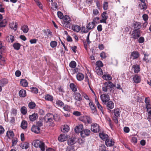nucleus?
Segmentation results:
<instances>
[{"instance_id": "nucleus-1", "label": "nucleus", "mask_w": 151, "mask_h": 151, "mask_svg": "<svg viewBox=\"0 0 151 151\" xmlns=\"http://www.w3.org/2000/svg\"><path fill=\"white\" fill-rule=\"evenodd\" d=\"M57 116V115H54L52 114H48L45 117V121L46 123H49L50 126L53 127L55 125L54 122L56 120Z\"/></svg>"}, {"instance_id": "nucleus-2", "label": "nucleus", "mask_w": 151, "mask_h": 151, "mask_svg": "<svg viewBox=\"0 0 151 151\" xmlns=\"http://www.w3.org/2000/svg\"><path fill=\"white\" fill-rule=\"evenodd\" d=\"M34 146L36 147H39L41 151H45L47 146L45 143L39 140H35L33 142Z\"/></svg>"}, {"instance_id": "nucleus-3", "label": "nucleus", "mask_w": 151, "mask_h": 151, "mask_svg": "<svg viewBox=\"0 0 151 151\" xmlns=\"http://www.w3.org/2000/svg\"><path fill=\"white\" fill-rule=\"evenodd\" d=\"M115 87L116 85L112 82L110 81H107L104 83V85L102 87V90L105 92H106L108 89H112Z\"/></svg>"}, {"instance_id": "nucleus-4", "label": "nucleus", "mask_w": 151, "mask_h": 151, "mask_svg": "<svg viewBox=\"0 0 151 151\" xmlns=\"http://www.w3.org/2000/svg\"><path fill=\"white\" fill-rule=\"evenodd\" d=\"M79 120L86 124H91L92 123V118L89 116H82L79 118Z\"/></svg>"}, {"instance_id": "nucleus-5", "label": "nucleus", "mask_w": 151, "mask_h": 151, "mask_svg": "<svg viewBox=\"0 0 151 151\" xmlns=\"http://www.w3.org/2000/svg\"><path fill=\"white\" fill-rule=\"evenodd\" d=\"M140 35L141 31L140 30H134L132 31L131 35V38L134 40L137 39Z\"/></svg>"}, {"instance_id": "nucleus-6", "label": "nucleus", "mask_w": 151, "mask_h": 151, "mask_svg": "<svg viewBox=\"0 0 151 151\" xmlns=\"http://www.w3.org/2000/svg\"><path fill=\"white\" fill-rule=\"evenodd\" d=\"M100 98L104 104H106L110 100L109 96L108 94H103L100 96Z\"/></svg>"}, {"instance_id": "nucleus-7", "label": "nucleus", "mask_w": 151, "mask_h": 151, "mask_svg": "<svg viewBox=\"0 0 151 151\" xmlns=\"http://www.w3.org/2000/svg\"><path fill=\"white\" fill-rule=\"evenodd\" d=\"M91 131L95 133L99 132L100 130V127L99 125L96 123L92 124L91 126Z\"/></svg>"}, {"instance_id": "nucleus-8", "label": "nucleus", "mask_w": 151, "mask_h": 151, "mask_svg": "<svg viewBox=\"0 0 151 151\" xmlns=\"http://www.w3.org/2000/svg\"><path fill=\"white\" fill-rule=\"evenodd\" d=\"M89 105L92 113L96 114L97 112V109L96 106L92 100H90V102L89 103Z\"/></svg>"}, {"instance_id": "nucleus-9", "label": "nucleus", "mask_w": 151, "mask_h": 151, "mask_svg": "<svg viewBox=\"0 0 151 151\" xmlns=\"http://www.w3.org/2000/svg\"><path fill=\"white\" fill-rule=\"evenodd\" d=\"M77 139L75 137H72L69 138L67 141V143L68 145L73 146L74 144L76 143Z\"/></svg>"}, {"instance_id": "nucleus-10", "label": "nucleus", "mask_w": 151, "mask_h": 151, "mask_svg": "<svg viewBox=\"0 0 151 151\" xmlns=\"http://www.w3.org/2000/svg\"><path fill=\"white\" fill-rule=\"evenodd\" d=\"M114 143V142L111 139H110L109 137L105 141V144L108 147L113 146Z\"/></svg>"}, {"instance_id": "nucleus-11", "label": "nucleus", "mask_w": 151, "mask_h": 151, "mask_svg": "<svg viewBox=\"0 0 151 151\" xmlns=\"http://www.w3.org/2000/svg\"><path fill=\"white\" fill-rule=\"evenodd\" d=\"M68 136L66 134H61L58 137V140L59 141L63 142L67 140Z\"/></svg>"}, {"instance_id": "nucleus-12", "label": "nucleus", "mask_w": 151, "mask_h": 151, "mask_svg": "<svg viewBox=\"0 0 151 151\" xmlns=\"http://www.w3.org/2000/svg\"><path fill=\"white\" fill-rule=\"evenodd\" d=\"M83 129V125L82 124H80L76 126L75 128V132L77 133L81 132Z\"/></svg>"}, {"instance_id": "nucleus-13", "label": "nucleus", "mask_w": 151, "mask_h": 151, "mask_svg": "<svg viewBox=\"0 0 151 151\" xmlns=\"http://www.w3.org/2000/svg\"><path fill=\"white\" fill-rule=\"evenodd\" d=\"M90 130L88 129L83 130L81 133V136L82 137H84L86 136H89L91 133Z\"/></svg>"}, {"instance_id": "nucleus-14", "label": "nucleus", "mask_w": 151, "mask_h": 151, "mask_svg": "<svg viewBox=\"0 0 151 151\" xmlns=\"http://www.w3.org/2000/svg\"><path fill=\"white\" fill-rule=\"evenodd\" d=\"M106 105V107L109 110V111H111V110L110 109H112L114 108V103L111 101H109L105 104Z\"/></svg>"}, {"instance_id": "nucleus-15", "label": "nucleus", "mask_w": 151, "mask_h": 151, "mask_svg": "<svg viewBox=\"0 0 151 151\" xmlns=\"http://www.w3.org/2000/svg\"><path fill=\"white\" fill-rule=\"evenodd\" d=\"M74 99L77 101H81L82 99V96L81 94L78 92H75L73 93Z\"/></svg>"}, {"instance_id": "nucleus-16", "label": "nucleus", "mask_w": 151, "mask_h": 151, "mask_svg": "<svg viewBox=\"0 0 151 151\" xmlns=\"http://www.w3.org/2000/svg\"><path fill=\"white\" fill-rule=\"evenodd\" d=\"M19 146L22 149H27L29 147V144L27 142H23L20 144Z\"/></svg>"}, {"instance_id": "nucleus-17", "label": "nucleus", "mask_w": 151, "mask_h": 151, "mask_svg": "<svg viewBox=\"0 0 151 151\" xmlns=\"http://www.w3.org/2000/svg\"><path fill=\"white\" fill-rule=\"evenodd\" d=\"M99 135L101 139L104 141H105L109 137L107 134L103 132H100Z\"/></svg>"}, {"instance_id": "nucleus-18", "label": "nucleus", "mask_w": 151, "mask_h": 151, "mask_svg": "<svg viewBox=\"0 0 151 151\" xmlns=\"http://www.w3.org/2000/svg\"><path fill=\"white\" fill-rule=\"evenodd\" d=\"M63 18V19L64 22L66 23V27H68L70 26V23L71 21L70 19V17L67 15H65Z\"/></svg>"}, {"instance_id": "nucleus-19", "label": "nucleus", "mask_w": 151, "mask_h": 151, "mask_svg": "<svg viewBox=\"0 0 151 151\" xmlns=\"http://www.w3.org/2000/svg\"><path fill=\"white\" fill-rule=\"evenodd\" d=\"M38 118V114L37 113H34L29 116V120L32 122H34Z\"/></svg>"}, {"instance_id": "nucleus-20", "label": "nucleus", "mask_w": 151, "mask_h": 151, "mask_svg": "<svg viewBox=\"0 0 151 151\" xmlns=\"http://www.w3.org/2000/svg\"><path fill=\"white\" fill-rule=\"evenodd\" d=\"M139 55V54L137 51H134L131 53V58H132L133 59H135L137 58Z\"/></svg>"}, {"instance_id": "nucleus-21", "label": "nucleus", "mask_w": 151, "mask_h": 151, "mask_svg": "<svg viewBox=\"0 0 151 151\" xmlns=\"http://www.w3.org/2000/svg\"><path fill=\"white\" fill-rule=\"evenodd\" d=\"M31 130L35 133L38 134L40 132V128L37 127L36 125H34L31 128Z\"/></svg>"}, {"instance_id": "nucleus-22", "label": "nucleus", "mask_w": 151, "mask_h": 151, "mask_svg": "<svg viewBox=\"0 0 151 151\" xmlns=\"http://www.w3.org/2000/svg\"><path fill=\"white\" fill-rule=\"evenodd\" d=\"M133 27L135 30H140L139 29L141 27V25L140 23L135 22L133 23Z\"/></svg>"}, {"instance_id": "nucleus-23", "label": "nucleus", "mask_w": 151, "mask_h": 151, "mask_svg": "<svg viewBox=\"0 0 151 151\" xmlns=\"http://www.w3.org/2000/svg\"><path fill=\"white\" fill-rule=\"evenodd\" d=\"M95 23L93 21L92 22H90L88 23L86 27L88 29L90 30L93 29L96 26Z\"/></svg>"}, {"instance_id": "nucleus-24", "label": "nucleus", "mask_w": 151, "mask_h": 151, "mask_svg": "<svg viewBox=\"0 0 151 151\" xmlns=\"http://www.w3.org/2000/svg\"><path fill=\"white\" fill-rule=\"evenodd\" d=\"M84 75L82 73H78L76 75V78L78 81H81L84 78Z\"/></svg>"}, {"instance_id": "nucleus-25", "label": "nucleus", "mask_w": 151, "mask_h": 151, "mask_svg": "<svg viewBox=\"0 0 151 151\" xmlns=\"http://www.w3.org/2000/svg\"><path fill=\"white\" fill-rule=\"evenodd\" d=\"M113 111H114V114L115 116L118 117H120L121 112L119 109H114L113 110Z\"/></svg>"}, {"instance_id": "nucleus-26", "label": "nucleus", "mask_w": 151, "mask_h": 151, "mask_svg": "<svg viewBox=\"0 0 151 151\" xmlns=\"http://www.w3.org/2000/svg\"><path fill=\"white\" fill-rule=\"evenodd\" d=\"M5 63V60L2 57V52H0V68Z\"/></svg>"}, {"instance_id": "nucleus-27", "label": "nucleus", "mask_w": 151, "mask_h": 151, "mask_svg": "<svg viewBox=\"0 0 151 151\" xmlns=\"http://www.w3.org/2000/svg\"><path fill=\"white\" fill-rule=\"evenodd\" d=\"M72 30L74 31L78 32L81 29L80 27L78 25H73L72 26Z\"/></svg>"}, {"instance_id": "nucleus-28", "label": "nucleus", "mask_w": 151, "mask_h": 151, "mask_svg": "<svg viewBox=\"0 0 151 151\" xmlns=\"http://www.w3.org/2000/svg\"><path fill=\"white\" fill-rule=\"evenodd\" d=\"M99 149L100 151H110L104 144H101L99 146Z\"/></svg>"}, {"instance_id": "nucleus-29", "label": "nucleus", "mask_w": 151, "mask_h": 151, "mask_svg": "<svg viewBox=\"0 0 151 151\" xmlns=\"http://www.w3.org/2000/svg\"><path fill=\"white\" fill-rule=\"evenodd\" d=\"M14 40V36L10 35L7 37L6 40L8 42H12Z\"/></svg>"}, {"instance_id": "nucleus-30", "label": "nucleus", "mask_w": 151, "mask_h": 151, "mask_svg": "<svg viewBox=\"0 0 151 151\" xmlns=\"http://www.w3.org/2000/svg\"><path fill=\"white\" fill-rule=\"evenodd\" d=\"M19 94L20 96L22 97H24L26 96V91L24 89L20 90L19 92Z\"/></svg>"}, {"instance_id": "nucleus-31", "label": "nucleus", "mask_w": 151, "mask_h": 151, "mask_svg": "<svg viewBox=\"0 0 151 151\" xmlns=\"http://www.w3.org/2000/svg\"><path fill=\"white\" fill-rule=\"evenodd\" d=\"M8 83V81L6 79L4 78L0 80V85L2 86H4V85L7 84Z\"/></svg>"}, {"instance_id": "nucleus-32", "label": "nucleus", "mask_w": 151, "mask_h": 151, "mask_svg": "<svg viewBox=\"0 0 151 151\" xmlns=\"http://www.w3.org/2000/svg\"><path fill=\"white\" fill-rule=\"evenodd\" d=\"M133 81L136 83H138L140 81V77L137 75H135L133 78Z\"/></svg>"}, {"instance_id": "nucleus-33", "label": "nucleus", "mask_w": 151, "mask_h": 151, "mask_svg": "<svg viewBox=\"0 0 151 151\" xmlns=\"http://www.w3.org/2000/svg\"><path fill=\"white\" fill-rule=\"evenodd\" d=\"M7 24V20L6 19H4L0 22V27H4Z\"/></svg>"}, {"instance_id": "nucleus-34", "label": "nucleus", "mask_w": 151, "mask_h": 151, "mask_svg": "<svg viewBox=\"0 0 151 151\" xmlns=\"http://www.w3.org/2000/svg\"><path fill=\"white\" fill-rule=\"evenodd\" d=\"M20 84L23 87H26L28 85L27 82L25 79H21L20 81Z\"/></svg>"}, {"instance_id": "nucleus-35", "label": "nucleus", "mask_w": 151, "mask_h": 151, "mask_svg": "<svg viewBox=\"0 0 151 151\" xmlns=\"http://www.w3.org/2000/svg\"><path fill=\"white\" fill-rule=\"evenodd\" d=\"M69 130V127L67 125H64L63 128L61 129V131L64 133L68 132Z\"/></svg>"}, {"instance_id": "nucleus-36", "label": "nucleus", "mask_w": 151, "mask_h": 151, "mask_svg": "<svg viewBox=\"0 0 151 151\" xmlns=\"http://www.w3.org/2000/svg\"><path fill=\"white\" fill-rule=\"evenodd\" d=\"M6 135V136L9 138H11L14 137V134L13 131L10 130L7 132Z\"/></svg>"}, {"instance_id": "nucleus-37", "label": "nucleus", "mask_w": 151, "mask_h": 151, "mask_svg": "<svg viewBox=\"0 0 151 151\" xmlns=\"http://www.w3.org/2000/svg\"><path fill=\"white\" fill-rule=\"evenodd\" d=\"M132 68L134 69V72L135 73H137L140 71V68L138 65H133L132 66Z\"/></svg>"}, {"instance_id": "nucleus-38", "label": "nucleus", "mask_w": 151, "mask_h": 151, "mask_svg": "<svg viewBox=\"0 0 151 151\" xmlns=\"http://www.w3.org/2000/svg\"><path fill=\"white\" fill-rule=\"evenodd\" d=\"M70 87L72 91L74 92L77 91L76 86L73 83H71L70 84Z\"/></svg>"}, {"instance_id": "nucleus-39", "label": "nucleus", "mask_w": 151, "mask_h": 151, "mask_svg": "<svg viewBox=\"0 0 151 151\" xmlns=\"http://www.w3.org/2000/svg\"><path fill=\"white\" fill-rule=\"evenodd\" d=\"M21 29L24 33H27L29 30V28L28 26L26 25H24L22 26Z\"/></svg>"}, {"instance_id": "nucleus-40", "label": "nucleus", "mask_w": 151, "mask_h": 151, "mask_svg": "<svg viewBox=\"0 0 151 151\" xmlns=\"http://www.w3.org/2000/svg\"><path fill=\"white\" fill-rule=\"evenodd\" d=\"M21 127L23 129H25L27 127V122L25 120L23 121L21 124Z\"/></svg>"}, {"instance_id": "nucleus-41", "label": "nucleus", "mask_w": 151, "mask_h": 151, "mask_svg": "<svg viewBox=\"0 0 151 151\" xmlns=\"http://www.w3.org/2000/svg\"><path fill=\"white\" fill-rule=\"evenodd\" d=\"M95 69L96 70V71L98 75H101L103 74V71L101 68L96 67L95 68Z\"/></svg>"}, {"instance_id": "nucleus-42", "label": "nucleus", "mask_w": 151, "mask_h": 151, "mask_svg": "<svg viewBox=\"0 0 151 151\" xmlns=\"http://www.w3.org/2000/svg\"><path fill=\"white\" fill-rule=\"evenodd\" d=\"M45 98L46 100L52 101L53 100V96L49 94H47L45 96Z\"/></svg>"}, {"instance_id": "nucleus-43", "label": "nucleus", "mask_w": 151, "mask_h": 151, "mask_svg": "<svg viewBox=\"0 0 151 151\" xmlns=\"http://www.w3.org/2000/svg\"><path fill=\"white\" fill-rule=\"evenodd\" d=\"M104 80L109 81L112 79L111 77L109 75H104L102 77Z\"/></svg>"}, {"instance_id": "nucleus-44", "label": "nucleus", "mask_w": 151, "mask_h": 151, "mask_svg": "<svg viewBox=\"0 0 151 151\" xmlns=\"http://www.w3.org/2000/svg\"><path fill=\"white\" fill-rule=\"evenodd\" d=\"M21 112L23 115L26 114L27 112V109L26 107L23 106L21 108Z\"/></svg>"}, {"instance_id": "nucleus-45", "label": "nucleus", "mask_w": 151, "mask_h": 151, "mask_svg": "<svg viewBox=\"0 0 151 151\" xmlns=\"http://www.w3.org/2000/svg\"><path fill=\"white\" fill-rule=\"evenodd\" d=\"M20 46V44L19 43H14L13 45V47H14V48L17 50H19Z\"/></svg>"}, {"instance_id": "nucleus-46", "label": "nucleus", "mask_w": 151, "mask_h": 151, "mask_svg": "<svg viewBox=\"0 0 151 151\" xmlns=\"http://www.w3.org/2000/svg\"><path fill=\"white\" fill-rule=\"evenodd\" d=\"M57 4L56 3L52 2L51 8L53 10H55L58 8Z\"/></svg>"}, {"instance_id": "nucleus-47", "label": "nucleus", "mask_w": 151, "mask_h": 151, "mask_svg": "<svg viewBox=\"0 0 151 151\" xmlns=\"http://www.w3.org/2000/svg\"><path fill=\"white\" fill-rule=\"evenodd\" d=\"M35 104L32 102H29L28 104L29 107L31 109H34L35 107Z\"/></svg>"}, {"instance_id": "nucleus-48", "label": "nucleus", "mask_w": 151, "mask_h": 151, "mask_svg": "<svg viewBox=\"0 0 151 151\" xmlns=\"http://www.w3.org/2000/svg\"><path fill=\"white\" fill-rule=\"evenodd\" d=\"M76 62L73 61H71L69 63V66L72 68H75L76 66Z\"/></svg>"}, {"instance_id": "nucleus-49", "label": "nucleus", "mask_w": 151, "mask_h": 151, "mask_svg": "<svg viewBox=\"0 0 151 151\" xmlns=\"http://www.w3.org/2000/svg\"><path fill=\"white\" fill-rule=\"evenodd\" d=\"M66 151H75L74 146L68 145L66 149Z\"/></svg>"}, {"instance_id": "nucleus-50", "label": "nucleus", "mask_w": 151, "mask_h": 151, "mask_svg": "<svg viewBox=\"0 0 151 151\" xmlns=\"http://www.w3.org/2000/svg\"><path fill=\"white\" fill-rule=\"evenodd\" d=\"M101 16L102 18H103L106 20L108 18V17L106 12H104L101 14Z\"/></svg>"}, {"instance_id": "nucleus-51", "label": "nucleus", "mask_w": 151, "mask_h": 151, "mask_svg": "<svg viewBox=\"0 0 151 151\" xmlns=\"http://www.w3.org/2000/svg\"><path fill=\"white\" fill-rule=\"evenodd\" d=\"M96 67H98L99 68H101L102 67L103 65L102 62L101 61H97L96 62Z\"/></svg>"}, {"instance_id": "nucleus-52", "label": "nucleus", "mask_w": 151, "mask_h": 151, "mask_svg": "<svg viewBox=\"0 0 151 151\" xmlns=\"http://www.w3.org/2000/svg\"><path fill=\"white\" fill-rule=\"evenodd\" d=\"M56 104L58 105L60 107H62L64 106V103L61 100H58L56 101Z\"/></svg>"}, {"instance_id": "nucleus-53", "label": "nucleus", "mask_w": 151, "mask_h": 151, "mask_svg": "<svg viewBox=\"0 0 151 151\" xmlns=\"http://www.w3.org/2000/svg\"><path fill=\"white\" fill-rule=\"evenodd\" d=\"M57 45V42L56 41H51L50 43V45L52 48L56 47Z\"/></svg>"}, {"instance_id": "nucleus-54", "label": "nucleus", "mask_w": 151, "mask_h": 151, "mask_svg": "<svg viewBox=\"0 0 151 151\" xmlns=\"http://www.w3.org/2000/svg\"><path fill=\"white\" fill-rule=\"evenodd\" d=\"M98 104L96 105L97 106L98 108V109L100 110V111L101 112L104 114V111L103 110L102 106L99 103H97Z\"/></svg>"}, {"instance_id": "nucleus-55", "label": "nucleus", "mask_w": 151, "mask_h": 151, "mask_svg": "<svg viewBox=\"0 0 151 151\" xmlns=\"http://www.w3.org/2000/svg\"><path fill=\"white\" fill-rule=\"evenodd\" d=\"M31 91L33 93L37 94L38 92V89L36 88L32 87L31 88Z\"/></svg>"}, {"instance_id": "nucleus-56", "label": "nucleus", "mask_w": 151, "mask_h": 151, "mask_svg": "<svg viewBox=\"0 0 151 151\" xmlns=\"http://www.w3.org/2000/svg\"><path fill=\"white\" fill-rule=\"evenodd\" d=\"M18 139L16 138H13L12 140V146H14L16 145L17 142H18Z\"/></svg>"}, {"instance_id": "nucleus-57", "label": "nucleus", "mask_w": 151, "mask_h": 151, "mask_svg": "<svg viewBox=\"0 0 151 151\" xmlns=\"http://www.w3.org/2000/svg\"><path fill=\"white\" fill-rule=\"evenodd\" d=\"M57 15L58 17L60 19H62L64 17L63 14L60 12H57Z\"/></svg>"}, {"instance_id": "nucleus-58", "label": "nucleus", "mask_w": 151, "mask_h": 151, "mask_svg": "<svg viewBox=\"0 0 151 151\" xmlns=\"http://www.w3.org/2000/svg\"><path fill=\"white\" fill-rule=\"evenodd\" d=\"M103 8L104 10H106L108 8V3L107 2H104L103 6Z\"/></svg>"}, {"instance_id": "nucleus-59", "label": "nucleus", "mask_w": 151, "mask_h": 151, "mask_svg": "<svg viewBox=\"0 0 151 151\" xmlns=\"http://www.w3.org/2000/svg\"><path fill=\"white\" fill-rule=\"evenodd\" d=\"M35 1L37 5L39 6V8L42 9V5L39 2V1L38 0H35Z\"/></svg>"}, {"instance_id": "nucleus-60", "label": "nucleus", "mask_w": 151, "mask_h": 151, "mask_svg": "<svg viewBox=\"0 0 151 151\" xmlns=\"http://www.w3.org/2000/svg\"><path fill=\"white\" fill-rule=\"evenodd\" d=\"M88 29L86 28L85 27H83L81 28V31L82 32L87 33L88 32Z\"/></svg>"}, {"instance_id": "nucleus-61", "label": "nucleus", "mask_w": 151, "mask_h": 151, "mask_svg": "<svg viewBox=\"0 0 151 151\" xmlns=\"http://www.w3.org/2000/svg\"><path fill=\"white\" fill-rule=\"evenodd\" d=\"M131 142L135 144L137 142V139L135 137H132L131 139Z\"/></svg>"}, {"instance_id": "nucleus-62", "label": "nucleus", "mask_w": 151, "mask_h": 151, "mask_svg": "<svg viewBox=\"0 0 151 151\" xmlns=\"http://www.w3.org/2000/svg\"><path fill=\"white\" fill-rule=\"evenodd\" d=\"M145 102L146 104V107L151 106L150 104V101L147 98H145Z\"/></svg>"}, {"instance_id": "nucleus-63", "label": "nucleus", "mask_w": 151, "mask_h": 151, "mask_svg": "<svg viewBox=\"0 0 151 151\" xmlns=\"http://www.w3.org/2000/svg\"><path fill=\"white\" fill-rule=\"evenodd\" d=\"M145 39L143 37H140L138 39V42L140 43H142L144 42Z\"/></svg>"}, {"instance_id": "nucleus-64", "label": "nucleus", "mask_w": 151, "mask_h": 151, "mask_svg": "<svg viewBox=\"0 0 151 151\" xmlns=\"http://www.w3.org/2000/svg\"><path fill=\"white\" fill-rule=\"evenodd\" d=\"M148 55H146V54H144L145 58H143V60L146 61L147 63L149 62V60L148 58L147 57H148Z\"/></svg>"}]
</instances>
